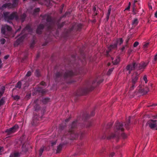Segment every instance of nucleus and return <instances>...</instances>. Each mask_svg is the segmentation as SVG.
<instances>
[{
	"mask_svg": "<svg viewBox=\"0 0 157 157\" xmlns=\"http://www.w3.org/2000/svg\"><path fill=\"white\" fill-rule=\"evenodd\" d=\"M117 44L115 43L113 44H110L108 47L110 48V49L112 50H116L117 49Z\"/></svg>",
	"mask_w": 157,
	"mask_h": 157,
	"instance_id": "bb28decb",
	"label": "nucleus"
},
{
	"mask_svg": "<svg viewBox=\"0 0 157 157\" xmlns=\"http://www.w3.org/2000/svg\"><path fill=\"white\" fill-rule=\"evenodd\" d=\"M25 29L27 30H29V32L30 30L31 31H32V29H31L30 26H29V25H27L25 28Z\"/></svg>",
	"mask_w": 157,
	"mask_h": 157,
	"instance_id": "3c124183",
	"label": "nucleus"
},
{
	"mask_svg": "<svg viewBox=\"0 0 157 157\" xmlns=\"http://www.w3.org/2000/svg\"><path fill=\"white\" fill-rule=\"evenodd\" d=\"M21 86V81H18L16 84L15 87L16 88L20 89Z\"/></svg>",
	"mask_w": 157,
	"mask_h": 157,
	"instance_id": "c756f323",
	"label": "nucleus"
},
{
	"mask_svg": "<svg viewBox=\"0 0 157 157\" xmlns=\"http://www.w3.org/2000/svg\"><path fill=\"white\" fill-rule=\"evenodd\" d=\"M44 151V147H41L40 148V150H39V155L40 156H41L43 152Z\"/></svg>",
	"mask_w": 157,
	"mask_h": 157,
	"instance_id": "58836bf2",
	"label": "nucleus"
},
{
	"mask_svg": "<svg viewBox=\"0 0 157 157\" xmlns=\"http://www.w3.org/2000/svg\"><path fill=\"white\" fill-rule=\"evenodd\" d=\"M34 108L35 111H37L40 109V107L39 105L36 104L34 106Z\"/></svg>",
	"mask_w": 157,
	"mask_h": 157,
	"instance_id": "473e14b6",
	"label": "nucleus"
},
{
	"mask_svg": "<svg viewBox=\"0 0 157 157\" xmlns=\"http://www.w3.org/2000/svg\"><path fill=\"white\" fill-rule=\"evenodd\" d=\"M5 90V88L4 86H2L0 89V95L2 96L4 94Z\"/></svg>",
	"mask_w": 157,
	"mask_h": 157,
	"instance_id": "c85d7f7f",
	"label": "nucleus"
},
{
	"mask_svg": "<svg viewBox=\"0 0 157 157\" xmlns=\"http://www.w3.org/2000/svg\"><path fill=\"white\" fill-rule=\"evenodd\" d=\"M123 40L122 38H120L117 39L116 43H115L116 44H117V46L118 44H119V45H120L123 44Z\"/></svg>",
	"mask_w": 157,
	"mask_h": 157,
	"instance_id": "5701e85b",
	"label": "nucleus"
},
{
	"mask_svg": "<svg viewBox=\"0 0 157 157\" xmlns=\"http://www.w3.org/2000/svg\"><path fill=\"white\" fill-rule=\"evenodd\" d=\"M50 98H45L42 101V102L44 104H46L49 101Z\"/></svg>",
	"mask_w": 157,
	"mask_h": 157,
	"instance_id": "2f4dec72",
	"label": "nucleus"
},
{
	"mask_svg": "<svg viewBox=\"0 0 157 157\" xmlns=\"http://www.w3.org/2000/svg\"><path fill=\"white\" fill-rule=\"evenodd\" d=\"M77 120L73 121L69 126V130L65 134L64 136L66 138H67L71 140H76L78 137V136L80 135V139L83 138L85 134V131H80L78 132H75L74 129L76 128L77 126Z\"/></svg>",
	"mask_w": 157,
	"mask_h": 157,
	"instance_id": "f257e3e1",
	"label": "nucleus"
},
{
	"mask_svg": "<svg viewBox=\"0 0 157 157\" xmlns=\"http://www.w3.org/2000/svg\"><path fill=\"white\" fill-rule=\"evenodd\" d=\"M44 20L45 19L48 23H52L53 22V20L50 14H45L44 15H40Z\"/></svg>",
	"mask_w": 157,
	"mask_h": 157,
	"instance_id": "9d476101",
	"label": "nucleus"
},
{
	"mask_svg": "<svg viewBox=\"0 0 157 157\" xmlns=\"http://www.w3.org/2000/svg\"><path fill=\"white\" fill-rule=\"evenodd\" d=\"M42 89V88L38 87L36 90V91L39 93H41Z\"/></svg>",
	"mask_w": 157,
	"mask_h": 157,
	"instance_id": "603ef678",
	"label": "nucleus"
},
{
	"mask_svg": "<svg viewBox=\"0 0 157 157\" xmlns=\"http://www.w3.org/2000/svg\"><path fill=\"white\" fill-rule=\"evenodd\" d=\"M40 84L42 86H45L46 85V83L44 81H42L40 83Z\"/></svg>",
	"mask_w": 157,
	"mask_h": 157,
	"instance_id": "e2e57ef3",
	"label": "nucleus"
},
{
	"mask_svg": "<svg viewBox=\"0 0 157 157\" xmlns=\"http://www.w3.org/2000/svg\"><path fill=\"white\" fill-rule=\"evenodd\" d=\"M63 145V144H60L59 145L57 146L56 151V153H59L61 152L62 150Z\"/></svg>",
	"mask_w": 157,
	"mask_h": 157,
	"instance_id": "4be33fe9",
	"label": "nucleus"
},
{
	"mask_svg": "<svg viewBox=\"0 0 157 157\" xmlns=\"http://www.w3.org/2000/svg\"><path fill=\"white\" fill-rule=\"evenodd\" d=\"M122 137L124 139H125L127 137V135L124 133H122L121 134Z\"/></svg>",
	"mask_w": 157,
	"mask_h": 157,
	"instance_id": "a18cd8bd",
	"label": "nucleus"
},
{
	"mask_svg": "<svg viewBox=\"0 0 157 157\" xmlns=\"http://www.w3.org/2000/svg\"><path fill=\"white\" fill-rule=\"evenodd\" d=\"M68 13V12H66L63 15V16H61L60 17V18L59 21L62 18H63V17H66V16L67 15Z\"/></svg>",
	"mask_w": 157,
	"mask_h": 157,
	"instance_id": "de8ad7c7",
	"label": "nucleus"
},
{
	"mask_svg": "<svg viewBox=\"0 0 157 157\" xmlns=\"http://www.w3.org/2000/svg\"><path fill=\"white\" fill-rule=\"evenodd\" d=\"M139 44V43L137 41L135 42L133 44V47H137Z\"/></svg>",
	"mask_w": 157,
	"mask_h": 157,
	"instance_id": "13d9d810",
	"label": "nucleus"
},
{
	"mask_svg": "<svg viewBox=\"0 0 157 157\" xmlns=\"http://www.w3.org/2000/svg\"><path fill=\"white\" fill-rule=\"evenodd\" d=\"M114 69L113 67L109 69L107 73V75H110L113 71Z\"/></svg>",
	"mask_w": 157,
	"mask_h": 157,
	"instance_id": "4c0bfd02",
	"label": "nucleus"
},
{
	"mask_svg": "<svg viewBox=\"0 0 157 157\" xmlns=\"http://www.w3.org/2000/svg\"><path fill=\"white\" fill-rule=\"evenodd\" d=\"M110 7V6H109V7L108 9V12H107V14L106 19H107V21H108V20L109 19V15H110V12L111 11V8Z\"/></svg>",
	"mask_w": 157,
	"mask_h": 157,
	"instance_id": "7c9ffc66",
	"label": "nucleus"
},
{
	"mask_svg": "<svg viewBox=\"0 0 157 157\" xmlns=\"http://www.w3.org/2000/svg\"><path fill=\"white\" fill-rule=\"evenodd\" d=\"M6 30L10 32L12 30V28L11 26L7 25H5L4 26L2 27L1 29V33L4 35H5Z\"/></svg>",
	"mask_w": 157,
	"mask_h": 157,
	"instance_id": "f8f14e48",
	"label": "nucleus"
},
{
	"mask_svg": "<svg viewBox=\"0 0 157 157\" xmlns=\"http://www.w3.org/2000/svg\"><path fill=\"white\" fill-rule=\"evenodd\" d=\"M25 37V35H23L19 38L15 42V43L17 45H19L24 39Z\"/></svg>",
	"mask_w": 157,
	"mask_h": 157,
	"instance_id": "6ab92c4d",
	"label": "nucleus"
},
{
	"mask_svg": "<svg viewBox=\"0 0 157 157\" xmlns=\"http://www.w3.org/2000/svg\"><path fill=\"white\" fill-rule=\"evenodd\" d=\"M82 25L81 24L75 25L70 29V31H71L74 29L76 31H80L82 29Z\"/></svg>",
	"mask_w": 157,
	"mask_h": 157,
	"instance_id": "4468645a",
	"label": "nucleus"
},
{
	"mask_svg": "<svg viewBox=\"0 0 157 157\" xmlns=\"http://www.w3.org/2000/svg\"><path fill=\"white\" fill-rule=\"evenodd\" d=\"M131 117H129L126 120V121L125 123L124 126L125 128L128 130L130 128V119Z\"/></svg>",
	"mask_w": 157,
	"mask_h": 157,
	"instance_id": "f3484780",
	"label": "nucleus"
},
{
	"mask_svg": "<svg viewBox=\"0 0 157 157\" xmlns=\"http://www.w3.org/2000/svg\"><path fill=\"white\" fill-rule=\"evenodd\" d=\"M148 63L149 62H145L144 61H142L140 63H138V66L137 67L136 70L143 71L148 65Z\"/></svg>",
	"mask_w": 157,
	"mask_h": 157,
	"instance_id": "0eeeda50",
	"label": "nucleus"
},
{
	"mask_svg": "<svg viewBox=\"0 0 157 157\" xmlns=\"http://www.w3.org/2000/svg\"><path fill=\"white\" fill-rule=\"evenodd\" d=\"M33 119L36 120L37 121H38L40 120V119H41V118L37 115H35L34 116Z\"/></svg>",
	"mask_w": 157,
	"mask_h": 157,
	"instance_id": "79ce46f5",
	"label": "nucleus"
},
{
	"mask_svg": "<svg viewBox=\"0 0 157 157\" xmlns=\"http://www.w3.org/2000/svg\"><path fill=\"white\" fill-rule=\"evenodd\" d=\"M19 128L18 125L15 124L12 128L6 129L5 131V132L8 135H10L15 132L18 130Z\"/></svg>",
	"mask_w": 157,
	"mask_h": 157,
	"instance_id": "423d86ee",
	"label": "nucleus"
},
{
	"mask_svg": "<svg viewBox=\"0 0 157 157\" xmlns=\"http://www.w3.org/2000/svg\"><path fill=\"white\" fill-rule=\"evenodd\" d=\"M44 26L43 24H40L37 28L36 30V33L39 35L41 34L42 32V30L44 29Z\"/></svg>",
	"mask_w": 157,
	"mask_h": 157,
	"instance_id": "2eb2a0df",
	"label": "nucleus"
},
{
	"mask_svg": "<svg viewBox=\"0 0 157 157\" xmlns=\"http://www.w3.org/2000/svg\"><path fill=\"white\" fill-rule=\"evenodd\" d=\"M113 124V123H112V122H110V123H108L107 124V125L106 127V128L107 129L110 128L112 126Z\"/></svg>",
	"mask_w": 157,
	"mask_h": 157,
	"instance_id": "ea45409f",
	"label": "nucleus"
},
{
	"mask_svg": "<svg viewBox=\"0 0 157 157\" xmlns=\"http://www.w3.org/2000/svg\"><path fill=\"white\" fill-rule=\"evenodd\" d=\"M35 75L38 77H39L40 76V71L38 70H36L35 72Z\"/></svg>",
	"mask_w": 157,
	"mask_h": 157,
	"instance_id": "e433bc0d",
	"label": "nucleus"
},
{
	"mask_svg": "<svg viewBox=\"0 0 157 157\" xmlns=\"http://www.w3.org/2000/svg\"><path fill=\"white\" fill-rule=\"evenodd\" d=\"M149 91V89L147 87H145L143 88H140L138 90V92L142 95L146 94Z\"/></svg>",
	"mask_w": 157,
	"mask_h": 157,
	"instance_id": "dca6fc26",
	"label": "nucleus"
},
{
	"mask_svg": "<svg viewBox=\"0 0 157 157\" xmlns=\"http://www.w3.org/2000/svg\"><path fill=\"white\" fill-rule=\"evenodd\" d=\"M92 125V123L91 121L88 122L86 125V128H89Z\"/></svg>",
	"mask_w": 157,
	"mask_h": 157,
	"instance_id": "864d4df0",
	"label": "nucleus"
},
{
	"mask_svg": "<svg viewBox=\"0 0 157 157\" xmlns=\"http://www.w3.org/2000/svg\"><path fill=\"white\" fill-rule=\"evenodd\" d=\"M143 79L145 82V83H147V79L146 75H145L143 77Z\"/></svg>",
	"mask_w": 157,
	"mask_h": 157,
	"instance_id": "5fc2aeb1",
	"label": "nucleus"
},
{
	"mask_svg": "<svg viewBox=\"0 0 157 157\" xmlns=\"http://www.w3.org/2000/svg\"><path fill=\"white\" fill-rule=\"evenodd\" d=\"M129 38H128V39H127L126 40V44H125V46H128V41H129Z\"/></svg>",
	"mask_w": 157,
	"mask_h": 157,
	"instance_id": "338daca9",
	"label": "nucleus"
},
{
	"mask_svg": "<svg viewBox=\"0 0 157 157\" xmlns=\"http://www.w3.org/2000/svg\"><path fill=\"white\" fill-rule=\"evenodd\" d=\"M139 23V21L137 18H135L132 20V27H135L136 25H137Z\"/></svg>",
	"mask_w": 157,
	"mask_h": 157,
	"instance_id": "412c9836",
	"label": "nucleus"
},
{
	"mask_svg": "<svg viewBox=\"0 0 157 157\" xmlns=\"http://www.w3.org/2000/svg\"><path fill=\"white\" fill-rule=\"evenodd\" d=\"M6 42V40L3 38H2L0 39V43L2 44H4Z\"/></svg>",
	"mask_w": 157,
	"mask_h": 157,
	"instance_id": "a19ab883",
	"label": "nucleus"
},
{
	"mask_svg": "<svg viewBox=\"0 0 157 157\" xmlns=\"http://www.w3.org/2000/svg\"><path fill=\"white\" fill-rule=\"evenodd\" d=\"M112 138H114L116 139L117 142H118L119 139V136L118 135H117L113 133H112L111 135L107 137V139L109 140Z\"/></svg>",
	"mask_w": 157,
	"mask_h": 157,
	"instance_id": "a211bd4d",
	"label": "nucleus"
},
{
	"mask_svg": "<svg viewBox=\"0 0 157 157\" xmlns=\"http://www.w3.org/2000/svg\"><path fill=\"white\" fill-rule=\"evenodd\" d=\"M157 120L150 119L147 123L146 125H148L149 128L154 129L157 126Z\"/></svg>",
	"mask_w": 157,
	"mask_h": 157,
	"instance_id": "6e6552de",
	"label": "nucleus"
},
{
	"mask_svg": "<svg viewBox=\"0 0 157 157\" xmlns=\"http://www.w3.org/2000/svg\"><path fill=\"white\" fill-rule=\"evenodd\" d=\"M139 77V74L137 71H135L133 72L131 76V81L130 84V87L129 88L130 90H133L134 87L136 86V84Z\"/></svg>",
	"mask_w": 157,
	"mask_h": 157,
	"instance_id": "39448f33",
	"label": "nucleus"
},
{
	"mask_svg": "<svg viewBox=\"0 0 157 157\" xmlns=\"http://www.w3.org/2000/svg\"><path fill=\"white\" fill-rule=\"evenodd\" d=\"M77 74V72H74L72 70H67L65 72L63 71H57L56 73L54 79L56 82H57L58 78L63 77V78L65 80L70 78Z\"/></svg>",
	"mask_w": 157,
	"mask_h": 157,
	"instance_id": "7ed1b4c3",
	"label": "nucleus"
},
{
	"mask_svg": "<svg viewBox=\"0 0 157 157\" xmlns=\"http://www.w3.org/2000/svg\"><path fill=\"white\" fill-rule=\"evenodd\" d=\"M3 14L5 20L10 23V20H13L14 18L16 20L19 19L17 12H13L10 15V12H4Z\"/></svg>",
	"mask_w": 157,
	"mask_h": 157,
	"instance_id": "20e7f679",
	"label": "nucleus"
},
{
	"mask_svg": "<svg viewBox=\"0 0 157 157\" xmlns=\"http://www.w3.org/2000/svg\"><path fill=\"white\" fill-rule=\"evenodd\" d=\"M37 124V121L36 120L34 119H33L32 121L31 122V124L33 126L36 125Z\"/></svg>",
	"mask_w": 157,
	"mask_h": 157,
	"instance_id": "c9c22d12",
	"label": "nucleus"
},
{
	"mask_svg": "<svg viewBox=\"0 0 157 157\" xmlns=\"http://www.w3.org/2000/svg\"><path fill=\"white\" fill-rule=\"evenodd\" d=\"M47 91L45 89H42L41 91V93L42 94H44L46 93L47 92Z\"/></svg>",
	"mask_w": 157,
	"mask_h": 157,
	"instance_id": "680f3d73",
	"label": "nucleus"
},
{
	"mask_svg": "<svg viewBox=\"0 0 157 157\" xmlns=\"http://www.w3.org/2000/svg\"><path fill=\"white\" fill-rule=\"evenodd\" d=\"M27 56L26 55H25L23 57L21 60V63L24 62V61L27 58Z\"/></svg>",
	"mask_w": 157,
	"mask_h": 157,
	"instance_id": "c03bdc74",
	"label": "nucleus"
},
{
	"mask_svg": "<svg viewBox=\"0 0 157 157\" xmlns=\"http://www.w3.org/2000/svg\"><path fill=\"white\" fill-rule=\"evenodd\" d=\"M40 11V9L39 8H35L34 10V12L35 13H37L38 12Z\"/></svg>",
	"mask_w": 157,
	"mask_h": 157,
	"instance_id": "4d7b16f0",
	"label": "nucleus"
},
{
	"mask_svg": "<svg viewBox=\"0 0 157 157\" xmlns=\"http://www.w3.org/2000/svg\"><path fill=\"white\" fill-rule=\"evenodd\" d=\"M96 5H94L93 6L92 8V10L93 12L94 13L96 12V11H98V10H96Z\"/></svg>",
	"mask_w": 157,
	"mask_h": 157,
	"instance_id": "09e8293b",
	"label": "nucleus"
},
{
	"mask_svg": "<svg viewBox=\"0 0 157 157\" xmlns=\"http://www.w3.org/2000/svg\"><path fill=\"white\" fill-rule=\"evenodd\" d=\"M21 26H20L19 27V28L16 31L15 33H16L17 32L20 31L21 29Z\"/></svg>",
	"mask_w": 157,
	"mask_h": 157,
	"instance_id": "69168bd1",
	"label": "nucleus"
},
{
	"mask_svg": "<svg viewBox=\"0 0 157 157\" xmlns=\"http://www.w3.org/2000/svg\"><path fill=\"white\" fill-rule=\"evenodd\" d=\"M65 22L64 21V22H62L61 24H58L57 25L58 28V29H60L61 28H62V27H63V26L64 25V24H65Z\"/></svg>",
	"mask_w": 157,
	"mask_h": 157,
	"instance_id": "f704fd0d",
	"label": "nucleus"
},
{
	"mask_svg": "<svg viewBox=\"0 0 157 157\" xmlns=\"http://www.w3.org/2000/svg\"><path fill=\"white\" fill-rule=\"evenodd\" d=\"M125 47H128V46H125V45H124V46H123L121 48V51L122 52L124 51V49H125Z\"/></svg>",
	"mask_w": 157,
	"mask_h": 157,
	"instance_id": "774afa93",
	"label": "nucleus"
},
{
	"mask_svg": "<svg viewBox=\"0 0 157 157\" xmlns=\"http://www.w3.org/2000/svg\"><path fill=\"white\" fill-rule=\"evenodd\" d=\"M13 3L12 4V7L13 8L17 6L18 3V0H13Z\"/></svg>",
	"mask_w": 157,
	"mask_h": 157,
	"instance_id": "a878e982",
	"label": "nucleus"
},
{
	"mask_svg": "<svg viewBox=\"0 0 157 157\" xmlns=\"http://www.w3.org/2000/svg\"><path fill=\"white\" fill-rule=\"evenodd\" d=\"M149 43H147L144 44L143 45V48H148L149 45Z\"/></svg>",
	"mask_w": 157,
	"mask_h": 157,
	"instance_id": "8fccbe9b",
	"label": "nucleus"
},
{
	"mask_svg": "<svg viewBox=\"0 0 157 157\" xmlns=\"http://www.w3.org/2000/svg\"><path fill=\"white\" fill-rule=\"evenodd\" d=\"M120 57L117 56L116 57V59L115 60H114V61H113V64L114 65H117L120 62Z\"/></svg>",
	"mask_w": 157,
	"mask_h": 157,
	"instance_id": "393cba45",
	"label": "nucleus"
},
{
	"mask_svg": "<svg viewBox=\"0 0 157 157\" xmlns=\"http://www.w3.org/2000/svg\"><path fill=\"white\" fill-rule=\"evenodd\" d=\"M20 154L18 152H15L13 153H11L10 156V157H19Z\"/></svg>",
	"mask_w": 157,
	"mask_h": 157,
	"instance_id": "cd10ccee",
	"label": "nucleus"
},
{
	"mask_svg": "<svg viewBox=\"0 0 157 157\" xmlns=\"http://www.w3.org/2000/svg\"><path fill=\"white\" fill-rule=\"evenodd\" d=\"M35 42L34 40H33L30 45V48H34V45L35 44Z\"/></svg>",
	"mask_w": 157,
	"mask_h": 157,
	"instance_id": "37998d69",
	"label": "nucleus"
},
{
	"mask_svg": "<svg viewBox=\"0 0 157 157\" xmlns=\"http://www.w3.org/2000/svg\"><path fill=\"white\" fill-rule=\"evenodd\" d=\"M71 116H70L68 118H67L65 120V121L66 122H68L71 118Z\"/></svg>",
	"mask_w": 157,
	"mask_h": 157,
	"instance_id": "052dcab7",
	"label": "nucleus"
},
{
	"mask_svg": "<svg viewBox=\"0 0 157 157\" xmlns=\"http://www.w3.org/2000/svg\"><path fill=\"white\" fill-rule=\"evenodd\" d=\"M26 17V15L25 13H23L20 16V19L21 23H23Z\"/></svg>",
	"mask_w": 157,
	"mask_h": 157,
	"instance_id": "b1692460",
	"label": "nucleus"
},
{
	"mask_svg": "<svg viewBox=\"0 0 157 157\" xmlns=\"http://www.w3.org/2000/svg\"><path fill=\"white\" fill-rule=\"evenodd\" d=\"M7 8L9 9H13V8L12 7V3H8L6 4H4L2 6V8Z\"/></svg>",
	"mask_w": 157,
	"mask_h": 157,
	"instance_id": "aec40b11",
	"label": "nucleus"
},
{
	"mask_svg": "<svg viewBox=\"0 0 157 157\" xmlns=\"http://www.w3.org/2000/svg\"><path fill=\"white\" fill-rule=\"evenodd\" d=\"M138 66V63L135 61H133L132 64H128L126 67V70H131L132 71L136 70L137 67Z\"/></svg>",
	"mask_w": 157,
	"mask_h": 157,
	"instance_id": "1a4fd4ad",
	"label": "nucleus"
},
{
	"mask_svg": "<svg viewBox=\"0 0 157 157\" xmlns=\"http://www.w3.org/2000/svg\"><path fill=\"white\" fill-rule=\"evenodd\" d=\"M12 97L13 98L14 100L16 101H18L20 99V96L16 95H12Z\"/></svg>",
	"mask_w": 157,
	"mask_h": 157,
	"instance_id": "72a5a7b5",
	"label": "nucleus"
},
{
	"mask_svg": "<svg viewBox=\"0 0 157 157\" xmlns=\"http://www.w3.org/2000/svg\"><path fill=\"white\" fill-rule=\"evenodd\" d=\"M4 102H5L4 100L3 99V98H2L0 100V106H1V105H3L4 104Z\"/></svg>",
	"mask_w": 157,
	"mask_h": 157,
	"instance_id": "49530a36",
	"label": "nucleus"
},
{
	"mask_svg": "<svg viewBox=\"0 0 157 157\" xmlns=\"http://www.w3.org/2000/svg\"><path fill=\"white\" fill-rule=\"evenodd\" d=\"M112 51V50L110 49V48L108 47H107V50L106 51V53H109Z\"/></svg>",
	"mask_w": 157,
	"mask_h": 157,
	"instance_id": "bf43d9fd",
	"label": "nucleus"
},
{
	"mask_svg": "<svg viewBox=\"0 0 157 157\" xmlns=\"http://www.w3.org/2000/svg\"><path fill=\"white\" fill-rule=\"evenodd\" d=\"M115 128L117 131H120L123 132L124 131V128H123V125L122 123L119 122L117 121L115 124Z\"/></svg>",
	"mask_w": 157,
	"mask_h": 157,
	"instance_id": "9b49d317",
	"label": "nucleus"
},
{
	"mask_svg": "<svg viewBox=\"0 0 157 157\" xmlns=\"http://www.w3.org/2000/svg\"><path fill=\"white\" fill-rule=\"evenodd\" d=\"M95 110H93L91 113L90 115H89L87 112L84 113H83L82 115V119L84 121L86 120L87 119L89 118L90 117L93 116L95 115Z\"/></svg>",
	"mask_w": 157,
	"mask_h": 157,
	"instance_id": "ddd939ff",
	"label": "nucleus"
},
{
	"mask_svg": "<svg viewBox=\"0 0 157 157\" xmlns=\"http://www.w3.org/2000/svg\"><path fill=\"white\" fill-rule=\"evenodd\" d=\"M103 81V79H101L97 82V79L94 80L91 84L88 82L86 83L87 86L85 88H80L76 92V94L77 96H82L85 95L89 91L93 90L98 85H99Z\"/></svg>",
	"mask_w": 157,
	"mask_h": 157,
	"instance_id": "f03ea898",
	"label": "nucleus"
},
{
	"mask_svg": "<svg viewBox=\"0 0 157 157\" xmlns=\"http://www.w3.org/2000/svg\"><path fill=\"white\" fill-rule=\"evenodd\" d=\"M31 74H32V73H31V71H28L27 72V74H26L25 76L29 77L31 75Z\"/></svg>",
	"mask_w": 157,
	"mask_h": 157,
	"instance_id": "6e6d98bb",
	"label": "nucleus"
},
{
	"mask_svg": "<svg viewBox=\"0 0 157 157\" xmlns=\"http://www.w3.org/2000/svg\"><path fill=\"white\" fill-rule=\"evenodd\" d=\"M25 32V29H23L21 31V33H20V34H19L17 36H19L20 35H22V34H23V33H24Z\"/></svg>",
	"mask_w": 157,
	"mask_h": 157,
	"instance_id": "0e129e2a",
	"label": "nucleus"
}]
</instances>
